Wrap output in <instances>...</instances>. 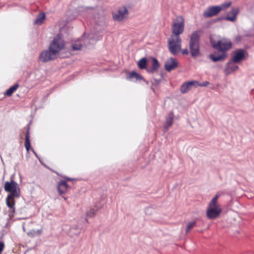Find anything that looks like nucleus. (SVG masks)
I'll return each instance as SVG.
<instances>
[{
	"label": "nucleus",
	"mask_w": 254,
	"mask_h": 254,
	"mask_svg": "<svg viewBox=\"0 0 254 254\" xmlns=\"http://www.w3.org/2000/svg\"><path fill=\"white\" fill-rule=\"evenodd\" d=\"M210 41L212 47L218 51L222 52L220 54L217 53L209 55V58L214 62L223 61L227 57L226 51L231 48L232 43L230 41L226 39H222L216 42L212 36L210 38Z\"/></svg>",
	"instance_id": "f257e3e1"
},
{
	"label": "nucleus",
	"mask_w": 254,
	"mask_h": 254,
	"mask_svg": "<svg viewBox=\"0 0 254 254\" xmlns=\"http://www.w3.org/2000/svg\"><path fill=\"white\" fill-rule=\"evenodd\" d=\"M4 190L10 192L6 199V203L12 212H14L15 198L18 197L20 194V188L17 183L13 180L6 182L4 184Z\"/></svg>",
	"instance_id": "f03ea898"
},
{
	"label": "nucleus",
	"mask_w": 254,
	"mask_h": 254,
	"mask_svg": "<svg viewBox=\"0 0 254 254\" xmlns=\"http://www.w3.org/2000/svg\"><path fill=\"white\" fill-rule=\"evenodd\" d=\"M199 31L193 32L190 37V50L192 57H196L199 54Z\"/></svg>",
	"instance_id": "7ed1b4c3"
},
{
	"label": "nucleus",
	"mask_w": 254,
	"mask_h": 254,
	"mask_svg": "<svg viewBox=\"0 0 254 254\" xmlns=\"http://www.w3.org/2000/svg\"><path fill=\"white\" fill-rule=\"evenodd\" d=\"M64 47L65 44L64 40L60 35H57L54 38L49 48L54 55L58 57Z\"/></svg>",
	"instance_id": "20e7f679"
},
{
	"label": "nucleus",
	"mask_w": 254,
	"mask_h": 254,
	"mask_svg": "<svg viewBox=\"0 0 254 254\" xmlns=\"http://www.w3.org/2000/svg\"><path fill=\"white\" fill-rule=\"evenodd\" d=\"M184 19L182 16L177 17L173 21L171 27L172 32L173 35L171 36L180 37V35L183 33L184 30Z\"/></svg>",
	"instance_id": "39448f33"
},
{
	"label": "nucleus",
	"mask_w": 254,
	"mask_h": 254,
	"mask_svg": "<svg viewBox=\"0 0 254 254\" xmlns=\"http://www.w3.org/2000/svg\"><path fill=\"white\" fill-rule=\"evenodd\" d=\"M97 40L98 39L95 35L90 33L87 37L84 36L83 38L76 42L72 45V47L74 50H78L83 46H88L89 44H94Z\"/></svg>",
	"instance_id": "423d86ee"
},
{
	"label": "nucleus",
	"mask_w": 254,
	"mask_h": 254,
	"mask_svg": "<svg viewBox=\"0 0 254 254\" xmlns=\"http://www.w3.org/2000/svg\"><path fill=\"white\" fill-rule=\"evenodd\" d=\"M182 40L180 37L171 36L168 40V47L172 54L175 55L181 51Z\"/></svg>",
	"instance_id": "0eeeda50"
},
{
	"label": "nucleus",
	"mask_w": 254,
	"mask_h": 254,
	"mask_svg": "<svg viewBox=\"0 0 254 254\" xmlns=\"http://www.w3.org/2000/svg\"><path fill=\"white\" fill-rule=\"evenodd\" d=\"M221 212L222 208L220 204L209 203L206 215L209 219H214L218 217Z\"/></svg>",
	"instance_id": "6e6552de"
},
{
	"label": "nucleus",
	"mask_w": 254,
	"mask_h": 254,
	"mask_svg": "<svg viewBox=\"0 0 254 254\" xmlns=\"http://www.w3.org/2000/svg\"><path fill=\"white\" fill-rule=\"evenodd\" d=\"M128 14L127 7L125 6H123L119 8L117 12L113 15V17L115 20L121 22L128 18Z\"/></svg>",
	"instance_id": "1a4fd4ad"
},
{
	"label": "nucleus",
	"mask_w": 254,
	"mask_h": 254,
	"mask_svg": "<svg viewBox=\"0 0 254 254\" xmlns=\"http://www.w3.org/2000/svg\"><path fill=\"white\" fill-rule=\"evenodd\" d=\"M57 57L54 55L53 53L49 49L48 50L43 51L39 56V60L43 63L48 62L57 58Z\"/></svg>",
	"instance_id": "9d476101"
},
{
	"label": "nucleus",
	"mask_w": 254,
	"mask_h": 254,
	"mask_svg": "<svg viewBox=\"0 0 254 254\" xmlns=\"http://www.w3.org/2000/svg\"><path fill=\"white\" fill-rule=\"evenodd\" d=\"M221 11L219 5L208 7L203 13L204 17H210L217 15Z\"/></svg>",
	"instance_id": "9b49d317"
},
{
	"label": "nucleus",
	"mask_w": 254,
	"mask_h": 254,
	"mask_svg": "<svg viewBox=\"0 0 254 254\" xmlns=\"http://www.w3.org/2000/svg\"><path fill=\"white\" fill-rule=\"evenodd\" d=\"M235 63H236L232 62V60H230L227 63L224 70L225 75H228L230 74L239 68L238 65L236 64Z\"/></svg>",
	"instance_id": "f8f14e48"
},
{
	"label": "nucleus",
	"mask_w": 254,
	"mask_h": 254,
	"mask_svg": "<svg viewBox=\"0 0 254 254\" xmlns=\"http://www.w3.org/2000/svg\"><path fill=\"white\" fill-rule=\"evenodd\" d=\"M246 54L247 53L244 50L238 49L235 52L231 60L234 63H239L245 59Z\"/></svg>",
	"instance_id": "ddd939ff"
},
{
	"label": "nucleus",
	"mask_w": 254,
	"mask_h": 254,
	"mask_svg": "<svg viewBox=\"0 0 254 254\" xmlns=\"http://www.w3.org/2000/svg\"><path fill=\"white\" fill-rule=\"evenodd\" d=\"M178 65L177 61L173 58L168 59L165 63V69L168 71H170L175 69Z\"/></svg>",
	"instance_id": "4468645a"
},
{
	"label": "nucleus",
	"mask_w": 254,
	"mask_h": 254,
	"mask_svg": "<svg viewBox=\"0 0 254 254\" xmlns=\"http://www.w3.org/2000/svg\"><path fill=\"white\" fill-rule=\"evenodd\" d=\"M68 189V186L66 181L62 180L58 182V190L60 195L66 193Z\"/></svg>",
	"instance_id": "2eb2a0df"
},
{
	"label": "nucleus",
	"mask_w": 254,
	"mask_h": 254,
	"mask_svg": "<svg viewBox=\"0 0 254 254\" xmlns=\"http://www.w3.org/2000/svg\"><path fill=\"white\" fill-rule=\"evenodd\" d=\"M195 83H197V82L195 81H190L183 83L180 88L181 93L183 94L187 93L190 89L191 86L194 85Z\"/></svg>",
	"instance_id": "dca6fc26"
},
{
	"label": "nucleus",
	"mask_w": 254,
	"mask_h": 254,
	"mask_svg": "<svg viewBox=\"0 0 254 254\" xmlns=\"http://www.w3.org/2000/svg\"><path fill=\"white\" fill-rule=\"evenodd\" d=\"M239 12V10L237 8H233L228 13L227 16L225 17V19L230 21H234L237 17V15Z\"/></svg>",
	"instance_id": "f3484780"
},
{
	"label": "nucleus",
	"mask_w": 254,
	"mask_h": 254,
	"mask_svg": "<svg viewBox=\"0 0 254 254\" xmlns=\"http://www.w3.org/2000/svg\"><path fill=\"white\" fill-rule=\"evenodd\" d=\"M173 122V114L172 113H170L166 117V122L164 125L165 130H168L169 128L172 125Z\"/></svg>",
	"instance_id": "a211bd4d"
},
{
	"label": "nucleus",
	"mask_w": 254,
	"mask_h": 254,
	"mask_svg": "<svg viewBox=\"0 0 254 254\" xmlns=\"http://www.w3.org/2000/svg\"><path fill=\"white\" fill-rule=\"evenodd\" d=\"M159 67V64L155 58H153L152 60V65L151 67L147 69V71L149 73H153L156 71Z\"/></svg>",
	"instance_id": "6ab92c4d"
},
{
	"label": "nucleus",
	"mask_w": 254,
	"mask_h": 254,
	"mask_svg": "<svg viewBox=\"0 0 254 254\" xmlns=\"http://www.w3.org/2000/svg\"><path fill=\"white\" fill-rule=\"evenodd\" d=\"M42 232L43 230L42 229L38 230L32 229L28 232L27 235L30 238L39 237L42 235Z\"/></svg>",
	"instance_id": "aec40b11"
},
{
	"label": "nucleus",
	"mask_w": 254,
	"mask_h": 254,
	"mask_svg": "<svg viewBox=\"0 0 254 254\" xmlns=\"http://www.w3.org/2000/svg\"><path fill=\"white\" fill-rule=\"evenodd\" d=\"M127 78L129 79L130 80H132L133 81H136L138 80H140L142 79V77L140 75L138 74L135 72L132 71L129 73Z\"/></svg>",
	"instance_id": "412c9836"
},
{
	"label": "nucleus",
	"mask_w": 254,
	"mask_h": 254,
	"mask_svg": "<svg viewBox=\"0 0 254 254\" xmlns=\"http://www.w3.org/2000/svg\"><path fill=\"white\" fill-rule=\"evenodd\" d=\"M45 17L46 16L44 13H40L35 20L34 22L35 24L37 25H41L43 23L44 20L45 19Z\"/></svg>",
	"instance_id": "4be33fe9"
},
{
	"label": "nucleus",
	"mask_w": 254,
	"mask_h": 254,
	"mask_svg": "<svg viewBox=\"0 0 254 254\" xmlns=\"http://www.w3.org/2000/svg\"><path fill=\"white\" fill-rule=\"evenodd\" d=\"M18 87V84H15L13 86L9 88L6 92L5 95L8 96H11L13 93L17 89Z\"/></svg>",
	"instance_id": "5701e85b"
},
{
	"label": "nucleus",
	"mask_w": 254,
	"mask_h": 254,
	"mask_svg": "<svg viewBox=\"0 0 254 254\" xmlns=\"http://www.w3.org/2000/svg\"><path fill=\"white\" fill-rule=\"evenodd\" d=\"M138 66L140 69H144L146 66V59L143 58L138 62Z\"/></svg>",
	"instance_id": "b1692460"
},
{
	"label": "nucleus",
	"mask_w": 254,
	"mask_h": 254,
	"mask_svg": "<svg viewBox=\"0 0 254 254\" xmlns=\"http://www.w3.org/2000/svg\"><path fill=\"white\" fill-rule=\"evenodd\" d=\"M25 146L27 151H29L30 148V142L29 136V132L27 131L25 141Z\"/></svg>",
	"instance_id": "393cba45"
},
{
	"label": "nucleus",
	"mask_w": 254,
	"mask_h": 254,
	"mask_svg": "<svg viewBox=\"0 0 254 254\" xmlns=\"http://www.w3.org/2000/svg\"><path fill=\"white\" fill-rule=\"evenodd\" d=\"M221 193L218 192L212 198L211 200L210 201L209 203L214 204H219L217 202V200L218 198L220 196Z\"/></svg>",
	"instance_id": "a878e982"
},
{
	"label": "nucleus",
	"mask_w": 254,
	"mask_h": 254,
	"mask_svg": "<svg viewBox=\"0 0 254 254\" xmlns=\"http://www.w3.org/2000/svg\"><path fill=\"white\" fill-rule=\"evenodd\" d=\"M221 193L218 192L212 198L211 200L210 201L209 203L214 204H219L217 202V200L218 198L220 196Z\"/></svg>",
	"instance_id": "bb28decb"
},
{
	"label": "nucleus",
	"mask_w": 254,
	"mask_h": 254,
	"mask_svg": "<svg viewBox=\"0 0 254 254\" xmlns=\"http://www.w3.org/2000/svg\"><path fill=\"white\" fill-rule=\"evenodd\" d=\"M96 211H97V210L96 209H94V208L90 209V210H88L86 212V215L88 217H92L95 214Z\"/></svg>",
	"instance_id": "cd10ccee"
},
{
	"label": "nucleus",
	"mask_w": 254,
	"mask_h": 254,
	"mask_svg": "<svg viewBox=\"0 0 254 254\" xmlns=\"http://www.w3.org/2000/svg\"><path fill=\"white\" fill-rule=\"evenodd\" d=\"M196 223L194 221L190 222L189 223L187 226L186 228V233H188L192 228H193Z\"/></svg>",
	"instance_id": "c85d7f7f"
},
{
	"label": "nucleus",
	"mask_w": 254,
	"mask_h": 254,
	"mask_svg": "<svg viewBox=\"0 0 254 254\" xmlns=\"http://www.w3.org/2000/svg\"><path fill=\"white\" fill-rule=\"evenodd\" d=\"M231 2L229 1V2H227L226 3H222L221 5H219V8H221V10H222L223 9H225L226 8H228V7H229L231 5Z\"/></svg>",
	"instance_id": "c756f323"
},
{
	"label": "nucleus",
	"mask_w": 254,
	"mask_h": 254,
	"mask_svg": "<svg viewBox=\"0 0 254 254\" xmlns=\"http://www.w3.org/2000/svg\"><path fill=\"white\" fill-rule=\"evenodd\" d=\"M209 84V82L208 81H204L202 83L199 84L198 85L200 86L205 87L207 86Z\"/></svg>",
	"instance_id": "7c9ffc66"
},
{
	"label": "nucleus",
	"mask_w": 254,
	"mask_h": 254,
	"mask_svg": "<svg viewBox=\"0 0 254 254\" xmlns=\"http://www.w3.org/2000/svg\"><path fill=\"white\" fill-rule=\"evenodd\" d=\"M4 247V243L2 242H0V254H1V252H2Z\"/></svg>",
	"instance_id": "2f4dec72"
},
{
	"label": "nucleus",
	"mask_w": 254,
	"mask_h": 254,
	"mask_svg": "<svg viewBox=\"0 0 254 254\" xmlns=\"http://www.w3.org/2000/svg\"><path fill=\"white\" fill-rule=\"evenodd\" d=\"M189 54V50L187 49H184L182 51V54L188 55Z\"/></svg>",
	"instance_id": "473e14b6"
},
{
	"label": "nucleus",
	"mask_w": 254,
	"mask_h": 254,
	"mask_svg": "<svg viewBox=\"0 0 254 254\" xmlns=\"http://www.w3.org/2000/svg\"><path fill=\"white\" fill-rule=\"evenodd\" d=\"M72 179L71 178H66V180H65V181H71Z\"/></svg>",
	"instance_id": "72a5a7b5"
},
{
	"label": "nucleus",
	"mask_w": 254,
	"mask_h": 254,
	"mask_svg": "<svg viewBox=\"0 0 254 254\" xmlns=\"http://www.w3.org/2000/svg\"><path fill=\"white\" fill-rule=\"evenodd\" d=\"M33 152H34V154H36L35 152H34V151H33Z\"/></svg>",
	"instance_id": "f704fd0d"
},
{
	"label": "nucleus",
	"mask_w": 254,
	"mask_h": 254,
	"mask_svg": "<svg viewBox=\"0 0 254 254\" xmlns=\"http://www.w3.org/2000/svg\"><path fill=\"white\" fill-rule=\"evenodd\" d=\"M33 152H34V154H36L35 152H34V151H33Z\"/></svg>",
	"instance_id": "c9c22d12"
}]
</instances>
